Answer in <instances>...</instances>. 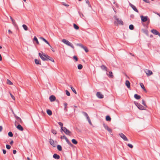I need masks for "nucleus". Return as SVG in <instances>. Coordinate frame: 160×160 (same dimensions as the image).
Here are the masks:
<instances>
[{"label": "nucleus", "mask_w": 160, "mask_h": 160, "mask_svg": "<svg viewBox=\"0 0 160 160\" xmlns=\"http://www.w3.org/2000/svg\"><path fill=\"white\" fill-rule=\"evenodd\" d=\"M114 18L115 19V23L121 25H123V21L121 19H119V18H118L116 16H114Z\"/></svg>", "instance_id": "f257e3e1"}, {"label": "nucleus", "mask_w": 160, "mask_h": 160, "mask_svg": "<svg viewBox=\"0 0 160 160\" xmlns=\"http://www.w3.org/2000/svg\"><path fill=\"white\" fill-rule=\"evenodd\" d=\"M62 42L65 44L70 46L72 48L74 49V47L72 44L69 42L68 40L63 39L62 40Z\"/></svg>", "instance_id": "f03ea898"}, {"label": "nucleus", "mask_w": 160, "mask_h": 160, "mask_svg": "<svg viewBox=\"0 0 160 160\" xmlns=\"http://www.w3.org/2000/svg\"><path fill=\"white\" fill-rule=\"evenodd\" d=\"M62 131L67 135H69L71 133V132L68 130L66 128L64 127L61 130V132Z\"/></svg>", "instance_id": "7ed1b4c3"}, {"label": "nucleus", "mask_w": 160, "mask_h": 160, "mask_svg": "<svg viewBox=\"0 0 160 160\" xmlns=\"http://www.w3.org/2000/svg\"><path fill=\"white\" fill-rule=\"evenodd\" d=\"M42 55L43 56L45 57V58H47L48 59H49V60L51 61L52 62H54V59L53 58H52L49 57L48 55L46 54L45 53H44L43 52H42Z\"/></svg>", "instance_id": "20e7f679"}, {"label": "nucleus", "mask_w": 160, "mask_h": 160, "mask_svg": "<svg viewBox=\"0 0 160 160\" xmlns=\"http://www.w3.org/2000/svg\"><path fill=\"white\" fill-rule=\"evenodd\" d=\"M119 135L120 137L122 138L123 140L126 141H128V139L123 133H120L119 134Z\"/></svg>", "instance_id": "39448f33"}, {"label": "nucleus", "mask_w": 160, "mask_h": 160, "mask_svg": "<svg viewBox=\"0 0 160 160\" xmlns=\"http://www.w3.org/2000/svg\"><path fill=\"white\" fill-rule=\"evenodd\" d=\"M140 17L142 22H145L148 20L149 21L150 20L149 19H148V17L147 16H143L142 15L140 16Z\"/></svg>", "instance_id": "423d86ee"}, {"label": "nucleus", "mask_w": 160, "mask_h": 160, "mask_svg": "<svg viewBox=\"0 0 160 160\" xmlns=\"http://www.w3.org/2000/svg\"><path fill=\"white\" fill-rule=\"evenodd\" d=\"M129 5L130 6V7L132 8V9L136 12L138 13V10L137 9L136 7L130 3V2H129Z\"/></svg>", "instance_id": "0eeeda50"}, {"label": "nucleus", "mask_w": 160, "mask_h": 160, "mask_svg": "<svg viewBox=\"0 0 160 160\" xmlns=\"http://www.w3.org/2000/svg\"><path fill=\"white\" fill-rule=\"evenodd\" d=\"M103 126L109 132H112V129L110 128L105 123H103Z\"/></svg>", "instance_id": "6e6552de"}, {"label": "nucleus", "mask_w": 160, "mask_h": 160, "mask_svg": "<svg viewBox=\"0 0 160 160\" xmlns=\"http://www.w3.org/2000/svg\"><path fill=\"white\" fill-rule=\"evenodd\" d=\"M39 55L40 58L42 59L44 61H48L49 60V59H48L45 57L43 56L41 53H39Z\"/></svg>", "instance_id": "1a4fd4ad"}, {"label": "nucleus", "mask_w": 160, "mask_h": 160, "mask_svg": "<svg viewBox=\"0 0 160 160\" xmlns=\"http://www.w3.org/2000/svg\"><path fill=\"white\" fill-rule=\"evenodd\" d=\"M145 71L148 76H149L153 73L152 71L146 69Z\"/></svg>", "instance_id": "9d476101"}, {"label": "nucleus", "mask_w": 160, "mask_h": 160, "mask_svg": "<svg viewBox=\"0 0 160 160\" xmlns=\"http://www.w3.org/2000/svg\"><path fill=\"white\" fill-rule=\"evenodd\" d=\"M97 96L99 98H102L103 95L100 92H97L96 94Z\"/></svg>", "instance_id": "9b49d317"}, {"label": "nucleus", "mask_w": 160, "mask_h": 160, "mask_svg": "<svg viewBox=\"0 0 160 160\" xmlns=\"http://www.w3.org/2000/svg\"><path fill=\"white\" fill-rule=\"evenodd\" d=\"M137 106L138 108L140 110H142L145 109L144 107L139 103H137Z\"/></svg>", "instance_id": "f8f14e48"}, {"label": "nucleus", "mask_w": 160, "mask_h": 160, "mask_svg": "<svg viewBox=\"0 0 160 160\" xmlns=\"http://www.w3.org/2000/svg\"><path fill=\"white\" fill-rule=\"evenodd\" d=\"M49 142L50 144L53 147H56V145L54 143V141L52 139H50Z\"/></svg>", "instance_id": "ddd939ff"}, {"label": "nucleus", "mask_w": 160, "mask_h": 160, "mask_svg": "<svg viewBox=\"0 0 160 160\" xmlns=\"http://www.w3.org/2000/svg\"><path fill=\"white\" fill-rule=\"evenodd\" d=\"M40 39L44 41L50 47V48H52V47L50 45L48 42L47 40H46L43 37H41L40 38Z\"/></svg>", "instance_id": "4468645a"}, {"label": "nucleus", "mask_w": 160, "mask_h": 160, "mask_svg": "<svg viewBox=\"0 0 160 160\" xmlns=\"http://www.w3.org/2000/svg\"><path fill=\"white\" fill-rule=\"evenodd\" d=\"M49 99L51 102H53L55 100L56 97L54 95H51L49 97Z\"/></svg>", "instance_id": "2eb2a0df"}, {"label": "nucleus", "mask_w": 160, "mask_h": 160, "mask_svg": "<svg viewBox=\"0 0 160 160\" xmlns=\"http://www.w3.org/2000/svg\"><path fill=\"white\" fill-rule=\"evenodd\" d=\"M151 32L153 34L156 35H158L159 33V32L155 29H152L151 30Z\"/></svg>", "instance_id": "dca6fc26"}, {"label": "nucleus", "mask_w": 160, "mask_h": 160, "mask_svg": "<svg viewBox=\"0 0 160 160\" xmlns=\"http://www.w3.org/2000/svg\"><path fill=\"white\" fill-rule=\"evenodd\" d=\"M65 140L67 142L68 144L70 146L72 147L73 146V145L71 143V142L69 141L68 138L66 137L65 138Z\"/></svg>", "instance_id": "f3484780"}, {"label": "nucleus", "mask_w": 160, "mask_h": 160, "mask_svg": "<svg viewBox=\"0 0 160 160\" xmlns=\"http://www.w3.org/2000/svg\"><path fill=\"white\" fill-rule=\"evenodd\" d=\"M125 85L128 88H130V83L128 80H126L125 82Z\"/></svg>", "instance_id": "a211bd4d"}, {"label": "nucleus", "mask_w": 160, "mask_h": 160, "mask_svg": "<svg viewBox=\"0 0 160 160\" xmlns=\"http://www.w3.org/2000/svg\"><path fill=\"white\" fill-rule=\"evenodd\" d=\"M53 157L54 158L56 159H59L60 158V156L57 155V154H54L53 155Z\"/></svg>", "instance_id": "6ab92c4d"}, {"label": "nucleus", "mask_w": 160, "mask_h": 160, "mask_svg": "<svg viewBox=\"0 0 160 160\" xmlns=\"http://www.w3.org/2000/svg\"><path fill=\"white\" fill-rule=\"evenodd\" d=\"M17 128L18 129L21 131H22L23 129L22 127L20 124L18 125L17 126Z\"/></svg>", "instance_id": "aec40b11"}, {"label": "nucleus", "mask_w": 160, "mask_h": 160, "mask_svg": "<svg viewBox=\"0 0 160 160\" xmlns=\"http://www.w3.org/2000/svg\"><path fill=\"white\" fill-rule=\"evenodd\" d=\"M107 75L110 78H113V75H112V72L110 71L108 73H107Z\"/></svg>", "instance_id": "412c9836"}, {"label": "nucleus", "mask_w": 160, "mask_h": 160, "mask_svg": "<svg viewBox=\"0 0 160 160\" xmlns=\"http://www.w3.org/2000/svg\"><path fill=\"white\" fill-rule=\"evenodd\" d=\"M10 18L11 20L12 24L14 26H16V22L15 20L13 19L12 17L10 16Z\"/></svg>", "instance_id": "4be33fe9"}, {"label": "nucleus", "mask_w": 160, "mask_h": 160, "mask_svg": "<svg viewBox=\"0 0 160 160\" xmlns=\"http://www.w3.org/2000/svg\"><path fill=\"white\" fill-rule=\"evenodd\" d=\"M142 31L143 33H144L145 34H146L148 36V30L147 29H142Z\"/></svg>", "instance_id": "5701e85b"}, {"label": "nucleus", "mask_w": 160, "mask_h": 160, "mask_svg": "<svg viewBox=\"0 0 160 160\" xmlns=\"http://www.w3.org/2000/svg\"><path fill=\"white\" fill-rule=\"evenodd\" d=\"M35 62L36 64H41L40 61L37 59H35Z\"/></svg>", "instance_id": "b1692460"}, {"label": "nucleus", "mask_w": 160, "mask_h": 160, "mask_svg": "<svg viewBox=\"0 0 160 160\" xmlns=\"http://www.w3.org/2000/svg\"><path fill=\"white\" fill-rule=\"evenodd\" d=\"M134 97L137 99H139L141 98V96L137 94H135L134 95Z\"/></svg>", "instance_id": "393cba45"}, {"label": "nucleus", "mask_w": 160, "mask_h": 160, "mask_svg": "<svg viewBox=\"0 0 160 160\" xmlns=\"http://www.w3.org/2000/svg\"><path fill=\"white\" fill-rule=\"evenodd\" d=\"M140 86L141 88L144 91H146V89L145 88V87L143 85V84L142 83H140Z\"/></svg>", "instance_id": "a878e982"}, {"label": "nucleus", "mask_w": 160, "mask_h": 160, "mask_svg": "<svg viewBox=\"0 0 160 160\" xmlns=\"http://www.w3.org/2000/svg\"><path fill=\"white\" fill-rule=\"evenodd\" d=\"M47 114L49 115H50V116L52 114V111L49 109H48L47 110Z\"/></svg>", "instance_id": "bb28decb"}, {"label": "nucleus", "mask_w": 160, "mask_h": 160, "mask_svg": "<svg viewBox=\"0 0 160 160\" xmlns=\"http://www.w3.org/2000/svg\"><path fill=\"white\" fill-rule=\"evenodd\" d=\"M101 68L103 70H105L106 71H107V67L104 65H102L101 66Z\"/></svg>", "instance_id": "cd10ccee"}, {"label": "nucleus", "mask_w": 160, "mask_h": 160, "mask_svg": "<svg viewBox=\"0 0 160 160\" xmlns=\"http://www.w3.org/2000/svg\"><path fill=\"white\" fill-rule=\"evenodd\" d=\"M111 118L108 115L106 117V120L107 121H110L111 120Z\"/></svg>", "instance_id": "c85d7f7f"}, {"label": "nucleus", "mask_w": 160, "mask_h": 160, "mask_svg": "<svg viewBox=\"0 0 160 160\" xmlns=\"http://www.w3.org/2000/svg\"><path fill=\"white\" fill-rule=\"evenodd\" d=\"M72 142L74 144H77L78 143L77 141L74 139H72Z\"/></svg>", "instance_id": "c756f323"}, {"label": "nucleus", "mask_w": 160, "mask_h": 160, "mask_svg": "<svg viewBox=\"0 0 160 160\" xmlns=\"http://www.w3.org/2000/svg\"><path fill=\"white\" fill-rule=\"evenodd\" d=\"M23 29L27 31L28 30V28L27 26L25 24H23L22 26Z\"/></svg>", "instance_id": "7c9ffc66"}, {"label": "nucleus", "mask_w": 160, "mask_h": 160, "mask_svg": "<svg viewBox=\"0 0 160 160\" xmlns=\"http://www.w3.org/2000/svg\"><path fill=\"white\" fill-rule=\"evenodd\" d=\"M33 40L35 41L38 44H39V42L38 41V39L35 36L34 37V38H33Z\"/></svg>", "instance_id": "2f4dec72"}, {"label": "nucleus", "mask_w": 160, "mask_h": 160, "mask_svg": "<svg viewBox=\"0 0 160 160\" xmlns=\"http://www.w3.org/2000/svg\"><path fill=\"white\" fill-rule=\"evenodd\" d=\"M59 151H61L62 150V148L61 145H58L57 147Z\"/></svg>", "instance_id": "473e14b6"}, {"label": "nucleus", "mask_w": 160, "mask_h": 160, "mask_svg": "<svg viewBox=\"0 0 160 160\" xmlns=\"http://www.w3.org/2000/svg\"><path fill=\"white\" fill-rule=\"evenodd\" d=\"M87 119V120H88V122L90 124V125H92V122H91V120L90 119V118L88 116V117H87L86 118Z\"/></svg>", "instance_id": "72a5a7b5"}, {"label": "nucleus", "mask_w": 160, "mask_h": 160, "mask_svg": "<svg viewBox=\"0 0 160 160\" xmlns=\"http://www.w3.org/2000/svg\"><path fill=\"white\" fill-rule=\"evenodd\" d=\"M73 27L76 30H78L79 29V27L75 24H74Z\"/></svg>", "instance_id": "f704fd0d"}, {"label": "nucleus", "mask_w": 160, "mask_h": 160, "mask_svg": "<svg viewBox=\"0 0 160 160\" xmlns=\"http://www.w3.org/2000/svg\"><path fill=\"white\" fill-rule=\"evenodd\" d=\"M129 28L130 29L132 30L134 29L133 25L132 24H131L129 26Z\"/></svg>", "instance_id": "c9c22d12"}, {"label": "nucleus", "mask_w": 160, "mask_h": 160, "mask_svg": "<svg viewBox=\"0 0 160 160\" xmlns=\"http://www.w3.org/2000/svg\"><path fill=\"white\" fill-rule=\"evenodd\" d=\"M82 48L84 49L86 52H88V51L87 48L86 47L84 46H83Z\"/></svg>", "instance_id": "e433bc0d"}, {"label": "nucleus", "mask_w": 160, "mask_h": 160, "mask_svg": "<svg viewBox=\"0 0 160 160\" xmlns=\"http://www.w3.org/2000/svg\"><path fill=\"white\" fill-rule=\"evenodd\" d=\"M58 124L61 126V130L64 127H63V124L61 122H58Z\"/></svg>", "instance_id": "4c0bfd02"}, {"label": "nucleus", "mask_w": 160, "mask_h": 160, "mask_svg": "<svg viewBox=\"0 0 160 160\" xmlns=\"http://www.w3.org/2000/svg\"><path fill=\"white\" fill-rule=\"evenodd\" d=\"M78 69H81L82 68V65L81 64H79L78 65Z\"/></svg>", "instance_id": "58836bf2"}, {"label": "nucleus", "mask_w": 160, "mask_h": 160, "mask_svg": "<svg viewBox=\"0 0 160 160\" xmlns=\"http://www.w3.org/2000/svg\"><path fill=\"white\" fill-rule=\"evenodd\" d=\"M71 89L72 91L76 94H77V92L74 89V88L72 87H71Z\"/></svg>", "instance_id": "ea45409f"}, {"label": "nucleus", "mask_w": 160, "mask_h": 160, "mask_svg": "<svg viewBox=\"0 0 160 160\" xmlns=\"http://www.w3.org/2000/svg\"><path fill=\"white\" fill-rule=\"evenodd\" d=\"M64 110H66V111H67L68 109L67 108V104L66 103H64Z\"/></svg>", "instance_id": "a19ab883"}, {"label": "nucleus", "mask_w": 160, "mask_h": 160, "mask_svg": "<svg viewBox=\"0 0 160 160\" xmlns=\"http://www.w3.org/2000/svg\"><path fill=\"white\" fill-rule=\"evenodd\" d=\"M7 83L9 85H12V83L9 80H8Z\"/></svg>", "instance_id": "79ce46f5"}, {"label": "nucleus", "mask_w": 160, "mask_h": 160, "mask_svg": "<svg viewBox=\"0 0 160 160\" xmlns=\"http://www.w3.org/2000/svg\"><path fill=\"white\" fill-rule=\"evenodd\" d=\"M8 135L10 137H12L13 136V134L12 132H9L8 133Z\"/></svg>", "instance_id": "37998d69"}, {"label": "nucleus", "mask_w": 160, "mask_h": 160, "mask_svg": "<svg viewBox=\"0 0 160 160\" xmlns=\"http://www.w3.org/2000/svg\"><path fill=\"white\" fill-rule=\"evenodd\" d=\"M82 113L86 117V118L88 116L87 113L85 112H82Z\"/></svg>", "instance_id": "c03bdc74"}, {"label": "nucleus", "mask_w": 160, "mask_h": 160, "mask_svg": "<svg viewBox=\"0 0 160 160\" xmlns=\"http://www.w3.org/2000/svg\"><path fill=\"white\" fill-rule=\"evenodd\" d=\"M52 132L54 134H57V131L54 129H52Z\"/></svg>", "instance_id": "a18cd8bd"}, {"label": "nucleus", "mask_w": 160, "mask_h": 160, "mask_svg": "<svg viewBox=\"0 0 160 160\" xmlns=\"http://www.w3.org/2000/svg\"><path fill=\"white\" fill-rule=\"evenodd\" d=\"M66 94L68 96H70V93L67 90H66Z\"/></svg>", "instance_id": "49530a36"}, {"label": "nucleus", "mask_w": 160, "mask_h": 160, "mask_svg": "<svg viewBox=\"0 0 160 160\" xmlns=\"http://www.w3.org/2000/svg\"><path fill=\"white\" fill-rule=\"evenodd\" d=\"M10 94L11 97H12V98L13 100H15V98L14 97L11 93H10Z\"/></svg>", "instance_id": "de8ad7c7"}, {"label": "nucleus", "mask_w": 160, "mask_h": 160, "mask_svg": "<svg viewBox=\"0 0 160 160\" xmlns=\"http://www.w3.org/2000/svg\"><path fill=\"white\" fill-rule=\"evenodd\" d=\"M6 147L8 149H10L11 148L10 146L9 145H8V144L6 145Z\"/></svg>", "instance_id": "09e8293b"}, {"label": "nucleus", "mask_w": 160, "mask_h": 160, "mask_svg": "<svg viewBox=\"0 0 160 160\" xmlns=\"http://www.w3.org/2000/svg\"><path fill=\"white\" fill-rule=\"evenodd\" d=\"M77 45L79 46L82 48L83 47V45L81 43H78L77 44Z\"/></svg>", "instance_id": "8fccbe9b"}, {"label": "nucleus", "mask_w": 160, "mask_h": 160, "mask_svg": "<svg viewBox=\"0 0 160 160\" xmlns=\"http://www.w3.org/2000/svg\"><path fill=\"white\" fill-rule=\"evenodd\" d=\"M127 145L131 148H132L133 147V145L131 144H128Z\"/></svg>", "instance_id": "3c124183"}, {"label": "nucleus", "mask_w": 160, "mask_h": 160, "mask_svg": "<svg viewBox=\"0 0 160 160\" xmlns=\"http://www.w3.org/2000/svg\"><path fill=\"white\" fill-rule=\"evenodd\" d=\"M73 58L74 59H75L76 61H77L78 60V58L76 56H74L73 57Z\"/></svg>", "instance_id": "603ef678"}, {"label": "nucleus", "mask_w": 160, "mask_h": 160, "mask_svg": "<svg viewBox=\"0 0 160 160\" xmlns=\"http://www.w3.org/2000/svg\"><path fill=\"white\" fill-rule=\"evenodd\" d=\"M142 104L144 105V106H146V107H147L146 105V104L144 101V100H142Z\"/></svg>", "instance_id": "864d4df0"}, {"label": "nucleus", "mask_w": 160, "mask_h": 160, "mask_svg": "<svg viewBox=\"0 0 160 160\" xmlns=\"http://www.w3.org/2000/svg\"><path fill=\"white\" fill-rule=\"evenodd\" d=\"M62 5H63L66 6V7H68L69 6V5H68V4H66L65 3V2H63L62 3Z\"/></svg>", "instance_id": "5fc2aeb1"}, {"label": "nucleus", "mask_w": 160, "mask_h": 160, "mask_svg": "<svg viewBox=\"0 0 160 160\" xmlns=\"http://www.w3.org/2000/svg\"><path fill=\"white\" fill-rule=\"evenodd\" d=\"M66 138V137L65 135H63V136H61V139H63L64 138L65 139V138Z\"/></svg>", "instance_id": "6e6d98bb"}, {"label": "nucleus", "mask_w": 160, "mask_h": 160, "mask_svg": "<svg viewBox=\"0 0 160 160\" xmlns=\"http://www.w3.org/2000/svg\"><path fill=\"white\" fill-rule=\"evenodd\" d=\"M3 153L4 154H5L6 153V151L5 149L2 150Z\"/></svg>", "instance_id": "4d7b16f0"}, {"label": "nucleus", "mask_w": 160, "mask_h": 160, "mask_svg": "<svg viewBox=\"0 0 160 160\" xmlns=\"http://www.w3.org/2000/svg\"><path fill=\"white\" fill-rule=\"evenodd\" d=\"M14 116L17 120H18L19 119H20V118L19 117L15 115H14Z\"/></svg>", "instance_id": "13d9d810"}, {"label": "nucleus", "mask_w": 160, "mask_h": 160, "mask_svg": "<svg viewBox=\"0 0 160 160\" xmlns=\"http://www.w3.org/2000/svg\"><path fill=\"white\" fill-rule=\"evenodd\" d=\"M145 2H147V3H149V0H143Z\"/></svg>", "instance_id": "bf43d9fd"}, {"label": "nucleus", "mask_w": 160, "mask_h": 160, "mask_svg": "<svg viewBox=\"0 0 160 160\" xmlns=\"http://www.w3.org/2000/svg\"><path fill=\"white\" fill-rule=\"evenodd\" d=\"M13 152L14 154H15L17 152V151L16 150H14L13 151Z\"/></svg>", "instance_id": "052dcab7"}, {"label": "nucleus", "mask_w": 160, "mask_h": 160, "mask_svg": "<svg viewBox=\"0 0 160 160\" xmlns=\"http://www.w3.org/2000/svg\"><path fill=\"white\" fill-rule=\"evenodd\" d=\"M2 129V126H0V132H1Z\"/></svg>", "instance_id": "680f3d73"}, {"label": "nucleus", "mask_w": 160, "mask_h": 160, "mask_svg": "<svg viewBox=\"0 0 160 160\" xmlns=\"http://www.w3.org/2000/svg\"><path fill=\"white\" fill-rule=\"evenodd\" d=\"M86 3H87V4H88V5H89V1L88 0H87L86 1Z\"/></svg>", "instance_id": "e2e57ef3"}, {"label": "nucleus", "mask_w": 160, "mask_h": 160, "mask_svg": "<svg viewBox=\"0 0 160 160\" xmlns=\"http://www.w3.org/2000/svg\"><path fill=\"white\" fill-rule=\"evenodd\" d=\"M13 143V141H12L10 142V144H11V145H12V144Z\"/></svg>", "instance_id": "0e129e2a"}, {"label": "nucleus", "mask_w": 160, "mask_h": 160, "mask_svg": "<svg viewBox=\"0 0 160 160\" xmlns=\"http://www.w3.org/2000/svg\"><path fill=\"white\" fill-rule=\"evenodd\" d=\"M19 122H22V121L21 119L20 118V119H19L18 120Z\"/></svg>", "instance_id": "69168bd1"}, {"label": "nucleus", "mask_w": 160, "mask_h": 160, "mask_svg": "<svg viewBox=\"0 0 160 160\" xmlns=\"http://www.w3.org/2000/svg\"><path fill=\"white\" fill-rule=\"evenodd\" d=\"M8 32L9 33H12V32L10 30H9L8 31Z\"/></svg>", "instance_id": "338daca9"}, {"label": "nucleus", "mask_w": 160, "mask_h": 160, "mask_svg": "<svg viewBox=\"0 0 160 160\" xmlns=\"http://www.w3.org/2000/svg\"><path fill=\"white\" fill-rule=\"evenodd\" d=\"M2 60V57L1 55L0 54V61H1Z\"/></svg>", "instance_id": "774afa93"}]
</instances>
